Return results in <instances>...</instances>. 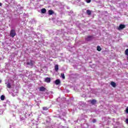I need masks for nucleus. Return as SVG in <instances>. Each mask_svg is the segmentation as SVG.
<instances>
[{"label":"nucleus","instance_id":"23","mask_svg":"<svg viewBox=\"0 0 128 128\" xmlns=\"http://www.w3.org/2000/svg\"><path fill=\"white\" fill-rule=\"evenodd\" d=\"M81 96L82 98H86V92H82V94H81Z\"/></svg>","mask_w":128,"mask_h":128},{"label":"nucleus","instance_id":"8","mask_svg":"<svg viewBox=\"0 0 128 128\" xmlns=\"http://www.w3.org/2000/svg\"><path fill=\"white\" fill-rule=\"evenodd\" d=\"M94 38V37L93 36H88L85 38V40H86V42H91Z\"/></svg>","mask_w":128,"mask_h":128},{"label":"nucleus","instance_id":"36","mask_svg":"<svg viewBox=\"0 0 128 128\" xmlns=\"http://www.w3.org/2000/svg\"><path fill=\"white\" fill-rule=\"evenodd\" d=\"M62 116L64 117L66 116V113L64 112L62 113Z\"/></svg>","mask_w":128,"mask_h":128},{"label":"nucleus","instance_id":"44","mask_svg":"<svg viewBox=\"0 0 128 128\" xmlns=\"http://www.w3.org/2000/svg\"><path fill=\"white\" fill-rule=\"evenodd\" d=\"M54 116V118H58V116Z\"/></svg>","mask_w":128,"mask_h":128},{"label":"nucleus","instance_id":"26","mask_svg":"<svg viewBox=\"0 0 128 128\" xmlns=\"http://www.w3.org/2000/svg\"><path fill=\"white\" fill-rule=\"evenodd\" d=\"M125 54H126V56H127L128 60V48H127L125 50Z\"/></svg>","mask_w":128,"mask_h":128},{"label":"nucleus","instance_id":"32","mask_svg":"<svg viewBox=\"0 0 128 128\" xmlns=\"http://www.w3.org/2000/svg\"><path fill=\"white\" fill-rule=\"evenodd\" d=\"M83 126H84V128H88V124H83Z\"/></svg>","mask_w":128,"mask_h":128},{"label":"nucleus","instance_id":"48","mask_svg":"<svg viewBox=\"0 0 128 128\" xmlns=\"http://www.w3.org/2000/svg\"><path fill=\"white\" fill-rule=\"evenodd\" d=\"M34 42H36V40H34Z\"/></svg>","mask_w":128,"mask_h":128},{"label":"nucleus","instance_id":"45","mask_svg":"<svg viewBox=\"0 0 128 128\" xmlns=\"http://www.w3.org/2000/svg\"><path fill=\"white\" fill-rule=\"evenodd\" d=\"M27 64H30V63L28 62V63H27Z\"/></svg>","mask_w":128,"mask_h":128},{"label":"nucleus","instance_id":"34","mask_svg":"<svg viewBox=\"0 0 128 128\" xmlns=\"http://www.w3.org/2000/svg\"><path fill=\"white\" fill-rule=\"evenodd\" d=\"M125 112L126 113V114H128V107H127L125 110Z\"/></svg>","mask_w":128,"mask_h":128},{"label":"nucleus","instance_id":"4","mask_svg":"<svg viewBox=\"0 0 128 128\" xmlns=\"http://www.w3.org/2000/svg\"><path fill=\"white\" fill-rule=\"evenodd\" d=\"M33 34V38H36L38 39V42H40V40H44V35H42V34L40 33L36 34V32H32Z\"/></svg>","mask_w":128,"mask_h":128},{"label":"nucleus","instance_id":"31","mask_svg":"<svg viewBox=\"0 0 128 128\" xmlns=\"http://www.w3.org/2000/svg\"><path fill=\"white\" fill-rule=\"evenodd\" d=\"M69 14H70V16H74V12H73L72 11H70V12H69Z\"/></svg>","mask_w":128,"mask_h":128},{"label":"nucleus","instance_id":"18","mask_svg":"<svg viewBox=\"0 0 128 128\" xmlns=\"http://www.w3.org/2000/svg\"><path fill=\"white\" fill-rule=\"evenodd\" d=\"M86 12L88 16H90V14H92V11L90 10H87Z\"/></svg>","mask_w":128,"mask_h":128},{"label":"nucleus","instance_id":"38","mask_svg":"<svg viewBox=\"0 0 128 128\" xmlns=\"http://www.w3.org/2000/svg\"><path fill=\"white\" fill-rule=\"evenodd\" d=\"M42 113L44 114L45 112L44 111H42Z\"/></svg>","mask_w":128,"mask_h":128},{"label":"nucleus","instance_id":"39","mask_svg":"<svg viewBox=\"0 0 128 128\" xmlns=\"http://www.w3.org/2000/svg\"><path fill=\"white\" fill-rule=\"evenodd\" d=\"M2 6V3H0V6Z\"/></svg>","mask_w":128,"mask_h":128},{"label":"nucleus","instance_id":"27","mask_svg":"<svg viewBox=\"0 0 128 128\" xmlns=\"http://www.w3.org/2000/svg\"><path fill=\"white\" fill-rule=\"evenodd\" d=\"M42 108L43 110H48V107H46V106L42 107Z\"/></svg>","mask_w":128,"mask_h":128},{"label":"nucleus","instance_id":"17","mask_svg":"<svg viewBox=\"0 0 128 128\" xmlns=\"http://www.w3.org/2000/svg\"><path fill=\"white\" fill-rule=\"evenodd\" d=\"M55 72H58V65L56 64L54 66Z\"/></svg>","mask_w":128,"mask_h":128},{"label":"nucleus","instance_id":"2","mask_svg":"<svg viewBox=\"0 0 128 128\" xmlns=\"http://www.w3.org/2000/svg\"><path fill=\"white\" fill-rule=\"evenodd\" d=\"M56 36H58L60 38H62L63 40H68V34L64 30H57L56 32Z\"/></svg>","mask_w":128,"mask_h":128},{"label":"nucleus","instance_id":"20","mask_svg":"<svg viewBox=\"0 0 128 128\" xmlns=\"http://www.w3.org/2000/svg\"><path fill=\"white\" fill-rule=\"evenodd\" d=\"M59 6H60V8H64V4L62 3H58Z\"/></svg>","mask_w":128,"mask_h":128},{"label":"nucleus","instance_id":"37","mask_svg":"<svg viewBox=\"0 0 128 128\" xmlns=\"http://www.w3.org/2000/svg\"><path fill=\"white\" fill-rule=\"evenodd\" d=\"M66 8H67V10H70V7L67 6V7H66Z\"/></svg>","mask_w":128,"mask_h":128},{"label":"nucleus","instance_id":"1","mask_svg":"<svg viewBox=\"0 0 128 128\" xmlns=\"http://www.w3.org/2000/svg\"><path fill=\"white\" fill-rule=\"evenodd\" d=\"M56 102H60V106L61 108H68V104L70 102V98H60L58 97L56 100Z\"/></svg>","mask_w":128,"mask_h":128},{"label":"nucleus","instance_id":"40","mask_svg":"<svg viewBox=\"0 0 128 128\" xmlns=\"http://www.w3.org/2000/svg\"><path fill=\"white\" fill-rule=\"evenodd\" d=\"M36 22V20H34V19H33V22Z\"/></svg>","mask_w":128,"mask_h":128},{"label":"nucleus","instance_id":"25","mask_svg":"<svg viewBox=\"0 0 128 128\" xmlns=\"http://www.w3.org/2000/svg\"><path fill=\"white\" fill-rule=\"evenodd\" d=\"M58 118H60V120H66V119H64V116H58Z\"/></svg>","mask_w":128,"mask_h":128},{"label":"nucleus","instance_id":"29","mask_svg":"<svg viewBox=\"0 0 128 128\" xmlns=\"http://www.w3.org/2000/svg\"><path fill=\"white\" fill-rule=\"evenodd\" d=\"M68 110L70 112H72V114H74V110L68 109Z\"/></svg>","mask_w":128,"mask_h":128},{"label":"nucleus","instance_id":"11","mask_svg":"<svg viewBox=\"0 0 128 128\" xmlns=\"http://www.w3.org/2000/svg\"><path fill=\"white\" fill-rule=\"evenodd\" d=\"M54 84H55L56 86H59V84H60V79L56 80L54 81Z\"/></svg>","mask_w":128,"mask_h":128},{"label":"nucleus","instance_id":"28","mask_svg":"<svg viewBox=\"0 0 128 128\" xmlns=\"http://www.w3.org/2000/svg\"><path fill=\"white\" fill-rule=\"evenodd\" d=\"M92 122L93 124H96V119L93 118L92 119Z\"/></svg>","mask_w":128,"mask_h":128},{"label":"nucleus","instance_id":"13","mask_svg":"<svg viewBox=\"0 0 128 128\" xmlns=\"http://www.w3.org/2000/svg\"><path fill=\"white\" fill-rule=\"evenodd\" d=\"M110 84L112 88H116V83L114 82H111Z\"/></svg>","mask_w":128,"mask_h":128},{"label":"nucleus","instance_id":"5","mask_svg":"<svg viewBox=\"0 0 128 128\" xmlns=\"http://www.w3.org/2000/svg\"><path fill=\"white\" fill-rule=\"evenodd\" d=\"M86 104L84 102H80L77 104V108L80 110H82L83 108H86Z\"/></svg>","mask_w":128,"mask_h":128},{"label":"nucleus","instance_id":"14","mask_svg":"<svg viewBox=\"0 0 128 128\" xmlns=\"http://www.w3.org/2000/svg\"><path fill=\"white\" fill-rule=\"evenodd\" d=\"M46 10L45 8H43L41 9V13L42 14H46Z\"/></svg>","mask_w":128,"mask_h":128},{"label":"nucleus","instance_id":"15","mask_svg":"<svg viewBox=\"0 0 128 128\" xmlns=\"http://www.w3.org/2000/svg\"><path fill=\"white\" fill-rule=\"evenodd\" d=\"M46 90V88L44 86H41L40 88V92H44Z\"/></svg>","mask_w":128,"mask_h":128},{"label":"nucleus","instance_id":"42","mask_svg":"<svg viewBox=\"0 0 128 128\" xmlns=\"http://www.w3.org/2000/svg\"><path fill=\"white\" fill-rule=\"evenodd\" d=\"M47 128H54L52 127H48Z\"/></svg>","mask_w":128,"mask_h":128},{"label":"nucleus","instance_id":"3","mask_svg":"<svg viewBox=\"0 0 128 128\" xmlns=\"http://www.w3.org/2000/svg\"><path fill=\"white\" fill-rule=\"evenodd\" d=\"M54 40L55 42L50 44L52 48L56 47L58 44H62V40H60V38H58V36L54 38Z\"/></svg>","mask_w":128,"mask_h":128},{"label":"nucleus","instance_id":"30","mask_svg":"<svg viewBox=\"0 0 128 128\" xmlns=\"http://www.w3.org/2000/svg\"><path fill=\"white\" fill-rule=\"evenodd\" d=\"M57 24L58 26H62V22L58 20L57 22Z\"/></svg>","mask_w":128,"mask_h":128},{"label":"nucleus","instance_id":"6","mask_svg":"<svg viewBox=\"0 0 128 128\" xmlns=\"http://www.w3.org/2000/svg\"><path fill=\"white\" fill-rule=\"evenodd\" d=\"M81 122V124H84V122H86V120L84 118V116H80L78 117V119L76 121H75V122Z\"/></svg>","mask_w":128,"mask_h":128},{"label":"nucleus","instance_id":"16","mask_svg":"<svg viewBox=\"0 0 128 128\" xmlns=\"http://www.w3.org/2000/svg\"><path fill=\"white\" fill-rule=\"evenodd\" d=\"M48 14L50 16H52V14H54V10H49L48 11Z\"/></svg>","mask_w":128,"mask_h":128},{"label":"nucleus","instance_id":"24","mask_svg":"<svg viewBox=\"0 0 128 128\" xmlns=\"http://www.w3.org/2000/svg\"><path fill=\"white\" fill-rule=\"evenodd\" d=\"M4 98H6V97L2 95L0 96V100H4Z\"/></svg>","mask_w":128,"mask_h":128},{"label":"nucleus","instance_id":"46","mask_svg":"<svg viewBox=\"0 0 128 128\" xmlns=\"http://www.w3.org/2000/svg\"><path fill=\"white\" fill-rule=\"evenodd\" d=\"M0 82H2V80H0Z\"/></svg>","mask_w":128,"mask_h":128},{"label":"nucleus","instance_id":"33","mask_svg":"<svg viewBox=\"0 0 128 128\" xmlns=\"http://www.w3.org/2000/svg\"><path fill=\"white\" fill-rule=\"evenodd\" d=\"M85 2H86L87 4H90V2H91L92 0H85Z\"/></svg>","mask_w":128,"mask_h":128},{"label":"nucleus","instance_id":"7","mask_svg":"<svg viewBox=\"0 0 128 128\" xmlns=\"http://www.w3.org/2000/svg\"><path fill=\"white\" fill-rule=\"evenodd\" d=\"M16 36V30L12 29L10 31V36H11V38H14V36Z\"/></svg>","mask_w":128,"mask_h":128},{"label":"nucleus","instance_id":"47","mask_svg":"<svg viewBox=\"0 0 128 128\" xmlns=\"http://www.w3.org/2000/svg\"><path fill=\"white\" fill-rule=\"evenodd\" d=\"M34 122V119L33 120V122Z\"/></svg>","mask_w":128,"mask_h":128},{"label":"nucleus","instance_id":"41","mask_svg":"<svg viewBox=\"0 0 128 128\" xmlns=\"http://www.w3.org/2000/svg\"><path fill=\"white\" fill-rule=\"evenodd\" d=\"M36 122H38V120L37 119Z\"/></svg>","mask_w":128,"mask_h":128},{"label":"nucleus","instance_id":"35","mask_svg":"<svg viewBox=\"0 0 128 128\" xmlns=\"http://www.w3.org/2000/svg\"><path fill=\"white\" fill-rule=\"evenodd\" d=\"M126 124H128V118H126Z\"/></svg>","mask_w":128,"mask_h":128},{"label":"nucleus","instance_id":"10","mask_svg":"<svg viewBox=\"0 0 128 128\" xmlns=\"http://www.w3.org/2000/svg\"><path fill=\"white\" fill-rule=\"evenodd\" d=\"M90 104L92 105L96 104V102H98V101L94 99V100H90Z\"/></svg>","mask_w":128,"mask_h":128},{"label":"nucleus","instance_id":"12","mask_svg":"<svg viewBox=\"0 0 128 128\" xmlns=\"http://www.w3.org/2000/svg\"><path fill=\"white\" fill-rule=\"evenodd\" d=\"M50 80H51V79H50V77H47L46 78H44L45 82H48V84L50 82Z\"/></svg>","mask_w":128,"mask_h":128},{"label":"nucleus","instance_id":"22","mask_svg":"<svg viewBox=\"0 0 128 128\" xmlns=\"http://www.w3.org/2000/svg\"><path fill=\"white\" fill-rule=\"evenodd\" d=\"M6 86L8 88H11L12 85L10 84V83H8L6 85Z\"/></svg>","mask_w":128,"mask_h":128},{"label":"nucleus","instance_id":"43","mask_svg":"<svg viewBox=\"0 0 128 128\" xmlns=\"http://www.w3.org/2000/svg\"><path fill=\"white\" fill-rule=\"evenodd\" d=\"M113 122H114V118L112 119Z\"/></svg>","mask_w":128,"mask_h":128},{"label":"nucleus","instance_id":"9","mask_svg":"<svg viewBox=\"0 0 128 128\" xmlns=\"http://www.w3.org/2000/svg\"><path fill=\"white\" fill-rule=\"evenodd\" d=\"M126 28V25L124 24H120L118 28V30H124Z\"/></svg>","mask_w":128,"mask_h":128},{"label":"nucleus","instance_id":"19","mask_svg":"<svg viewBox=\"0 0 128 128\" xmlns=\"http://www.w3.org/2000/svg\"><path fill=\"white\" fill-rule=\"evenodd\" d=\"M96 50L98 52H100V50H102V48H100V46H98L96 47Z\"/></svg>","mask_w":128,"mask_h":128},{"label":"nucleus","instance_id":"21","mask_svg":"<svg viewBox=\"0 0 128 128\" xmlns=\"http://www.w3.org/2000/svg\"><path fill=\"white\" fill-rule=\"evenodd\" d=\"M61 78L62 80H64L66 78V76H64V73L61 74Z\"/></svg>","mask_w":128,"mask_h":128}]
</instances>
